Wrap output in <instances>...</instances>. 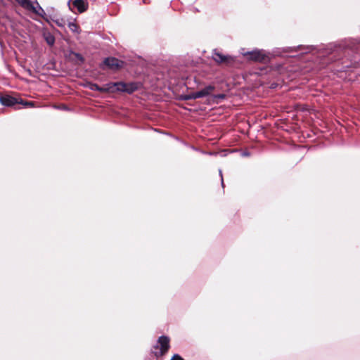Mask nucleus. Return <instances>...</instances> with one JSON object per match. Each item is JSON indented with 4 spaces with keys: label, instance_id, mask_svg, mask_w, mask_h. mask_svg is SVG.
I'll return each mask as SVG.
<instances>
[{
    "label": "nucleus",
    "instance_id": "obj_12",
    "mask_svg": "<svg viewBox=\"0 0 360 360\" xmlns=\"http://www.w3.org/2000/svg\"><path fill=\"white\" fill-rule=\"evenodd\" d=\"M139 87V84L137 82L126 83V93L131 94L138 90Z\"/></svg>",
    "mask_w": 360,
    "mask_h": 360
},
{
    "label": "nucleus",
    "instance_id": "obj_4",
    "mask_svg": "<svg viewBox=\"0 0 360 360\" xmlns=\"http://www.w3.org/2000/svg\"><path fill=\"white\" fill-rule=\"evenodd\" d=\"M0 103L1 105L6 107H14L17 104H21L25 107H31L33 106L32 102L30 101H24L22 99H18L15 97H13L10 95H2L0 94Z\"/></svg>",
    "mask_w": 360,
    "mask_h": 360
},
{
    "label": "nucleus",
    "instance_id": "obj_14",
    "mask_svg": "<svg viewBox=\"0 0 360 360\" xmlns=\"http://www.w3.org/2000/svg\"><path fill=\"white\" fill-rule=\"evenodd\" d=\"M86 86L88 87L91 91H96L102 92V93H103L104 90H105V89H103L101 88V86H100L98 84H97L96 83H93V82H89Z\"/></svg>",
    "mask_w": 360,
    "mask_h": 360
},
{
    "label": "nucleus",
    "instance_id": "obj_20",
    "mask_svg": "<svg viewBox=\"0 0 360 360\" xmlns=\"http://www.w3.org/2000/svg\"><path fill=\"white\" fill-rule=\"evenodd\" d=\"M69 27L70 29L72 30V31H75L76 29L77 28V26L75 23L74 22H70L69 23Z\"/></svg>",
    "mask_w": 360,
    "mask_h": 360
},
{
    "label": "nucleus",
    "instance_id": "obj_6",
    "mask_svg": "<svg viewBox=\"0 0 360 360\" xmlns=\"http://www.w3.org/2000/svg\"><path fill=\"white\" fill-rule=\"evenodd\" d=\"M317 49L316 46H303L299 45L297 46H288L283 49V51L285 53H293L300 51L302 53H307L311 51Z\"/></svg>",
    "mask_w": 360,
    "mask_h": 360
},
{
    "label": "nucleus",
    "instance_id": "obj_18",
    "mask_svg": "<svg viewBox=\"0 0 360 360\" xmlns=\"http://www.w3.org/2000/svg\"><path fill=\"white\" fill-rule=\"evenodd\" d=\"M50 18L53 21L55 22L58 26L59 27H63L64 26V20L62 19V18H57V19H53L52 18L50 17Z\"/></svg>",
    "mask_w": 360,
    "mask_h": 360
},
{
    "label": "nucleus",
    "instance_id": "obj_17",
    "mask_svg": "<svg viewBox=\"0 0 360 360\" xmlns=\"http://www.w3.org/2000/svg\"><path fill=\"white\" fill-rule=\"evenodd\" d=\"M181 98H182V100H184V101L196 99L194 92H192L187 95H184L182 96Z\"/></svg>",
    "mask_w": 360,
    "mask_h": 360
},
{
    "label": "nucleus",
    "instance_id": "obj_26",
    "mask_svg": "<svg viewBox=\"0 0 360 360\" xmlns=\"http://www.w3.org/2000/svg\"><path fill=\"white\" fill-rule=\"evenodd\" d=\"M63 109H64V110H68V107H66V106H63Z\"/></svg>",
    "mask_w": 360,
    "mask_h": 360
},
{
    "label": "nucleus",
    "instance_id": "obj_22",
    "mask_svg": "<svg viewBox=\"0 0 360 360\" xmlns=\"http://www.w3.org/2000/svg\"><path fill=\"white\" fill-rule=\"evenodd\" d=\"M225 97L224 94H217L214 96V98H224Z\"/></svg>",
    "mask_w": 360,
    "mask_h": 360
},
{
    "label": "nucleus",
    "instance_id": "obj_1",
    "mask_svg": "<svg viewBox=\"0 0 360 360\" xmlns=\"http://www.w3.org/2000/svg\"><path fill=\"white\" fill-rule=\"evenodd\" d=\"M345 46V44H329L317 50L319 52V57L328 58L330 61H335L340 58Z\"/></svg>",
    "mask_w": 360,
    "mask_h": 360
},
{
    "label": "nucleus",
    "instance_id": "obj_2",
    "mask_svg": "<svg viewBox=\"0 0 360 360\" xmlns=\"http://www.w3.org/2000/svg\"><path fill=\"white\" fill-rule=\"evenodd\" d=\"M24 9L30 11L40 17L44 20L49 21V19L44 10L39 5L37 0H15Z\"/></svg>",
    "mask_w": 360,
    "mask_h": 360
},
{
    "label": "nucleus",
    "instance_id": "obj_13",
    "mask_svg": "<svg viewBox=\"0 0 360 360\" xmlns=\"http://www.w3.org/2000/svg\"><path fill=\"white\" fill-rule=\"evenodd\" d=\"M112 86H115V91H120V92H126V83L124 82H115V84H112Z\"/></svg>",
    "mask_w": 360,
    "mask_h": 360
},
{
    "label": "nucleus",
    "instance_id": "obj_10",
    "mask_svg": "<svg viewBox=\"0 0 360 360\" xmlns=\"http://www.w3.org/2000/svg\"><path fill=\"white\" fill-rule=\"evenodd\" d=\"M214 90V86L212 85H208L200 91H195V96L196 99L200 98L206 97L211 94Z\"/></svg>",
    "mask_w": 360,
    "mask_h": 360
},
{
    "label": "nucleus",
    "instance_id": "obj_15",
    "mask_svg": "<svg viewBox=\"0 0 360 360\" xmlns=\"http://www.w3.org/2000/svg\"><path fill=\"white\" fill-rule=\"evenodd\" d=\"M112 84H115V82H109L105 84L103 86H101V88L104 90V92H115V86H112Z\"/></svg>",
    "mask_w": 360,
    "mask_h": 360
},
{
    "label": "nucleus",
    "instance_id": "obj_24",
    "mask_svg": "<svg viewBox=\"0 0 360 360\" xmlns=\"http://www.w3.org/2000/svg\"><path fill=\"white\" fill-rule=\"evenodd\" d=\"M221 186L224 188V179L221 178Z\"/></svg>",
    "mask_w": 360,
    "mask_h": 360
},
{
    "label": "nucleus",
    "instance_id": "obj_11",
    "mask_svg": "<svg viewBox=\"0 0 360 360\" xmlns=\"http://www.w3.org/2000/svg\"><path fill=\"white\" fill-rule=\"evenodd\" d=\"M73 56V58H72V60L77 65H82L85 61V59L82 54L75 52L73 51H70V56Z\"/></svg>",
    "mask_w": 360,
    "mask_h": 360
},
{
    "label": "nucleus",
    "instance_id": "obj_16",
    "mask_svg": "<svg viewBox=\"0 0 360 360\" xmlns=\"http://www.w3.org/2000/svg\"><path fill=\"white\" fill-rule=\"evenodd\" d=\"M45 39L46 43L50 46L53 45L55 43V37L51 34H49V36L46 37Z\"/></svg>",
    "mask_w": 360,
    "mask_h": 360
},
{
    "label": "nucleus",
    "instance_id": "obj_19",
    "mask_svg": "<svg viewBox=\"0 0 360 360\" xmlns=\"http://www.w3.org/2000/svg\"><path fill=\"white\" fill-rule=\"evenodd\" d=\"M170 360H184L179 354H175Z\"/></svg>",
    "mask_w": 360,
    "mask_h": 360
},
{
    "label": "nucleus",
    "instance_id": "obj_25",
    "mask_svg": "<svg viewBox=\"0 0 360 360\" xmlns=\"http://www.w3.org/2000/svg\"><path fill=\"white\" fill-rule=\"evenodd\" d=\"M148 0H143V4H148Z\"/></svg>",
    "mask_w": 360,
    "mask_h": 360
},
{
    "label": "nucleus",
    "instance_id": "obj_8",
    "mask_svg": "<svg viewBox=\"0 0 360 360\" xmlns=\"http://www.w3.org/2000/svg\"><path fill=\"white\" fill-rule=\"evenodd\" d=\"M68 5L70 10H72L71 6H72L76 8L80 13L86 11L88 8V4L84 0H69Z\"/></svg>",
    "mask_w": 360,
    "mask_h": 360
},
{
    "label": "nucleus",
    "instance_id": "obj_27",
    "mask_svg": "<svg viewBox=\"0 0 360 360\" xmlns=\"http://www.w3.org/2000/svg\"><path fill=\"white\" fill-rule=\"evenodd\" d=\"M0 46H3V41L0 39Z\"/></svg>",
    "mask_w": 360,
    "mask_h": 360
},
{
    "label": "nucleus",
    "instance_id": "obj_23",
    "mask_svg": "<svg viewBox=\"0 0 360 360\" xmlns=\"http://www.w3.org/2000/svg\"><path fill=\"white\" fill-rule=\"evenodd\" d=\"M219 176H220L221 179V178H223L222 171H221V169H219Z\"/></svg>",
    "mask_w": 360,
    "mask_h": 360
},
{
    "label": "nucleus",
    "instance_id": "obj_3",
    "mask_svg": "<svg viewBox=\"0 0 360 360\" xmlns=\"http://www.w3.org/2000/svg\"><path fill=\"white\" fill-rule=\"evenodd\" d=\"M169 342L170 339L168 336L159 337L157 344L153 347L155 350L152 351L154 356L157 358L164 356L170 348Z\"/></svg>",
    "mask_w": 360,
    "mask_h": 360
},
{
    "label": "nucleus",
    "instance_id": "obj_7",
    "mask_svg": "<svg viewBox=\"0 0 360 360\" xmlns=\"http://www.w3.org/2000/svg\"><path fill=\"white\" fill-rule=\"evenodd\" d=\"M212 58L213 60L218 63L229 64L234 61L233 57L229 55H224L219 52H217L216 50L214 51Z\"/></svg>",
    "mask_w": 360,
    "mask_h": 360
},
{
    "label": "nucleus",
    "instance_id": "obj_21",
    "mask_svg": "<svg viewBox=\"0 0 360 360\" xmlns=\"http://www.w3.org/2000/svg\"><path fill=\"white\" fill-rule=\"evenodd\" d=\"M250 155V153L248 151H244L242 153V156H243V157H248Z\"/></svg>",
    "mask_w": 360,
    "mask_h": 360
},
{
    "label": "nucleus",
    "instance_id": "obj_5",
    "mask_svg": "<svg viewBox=\"0 0 360 360\" xmlns=\"http://www.w3.org/2000/svg\"><path fill=\"white\" fill-rule=\"evenodd\" d=\"M243 56H248V59L255 62L268 63L270 61V56L264 50L255 49L252 51L242 53Z\"/></svg>",
    "mask_w": 360,
    "mask_h": 360
},
{
    "label": "nucleus",
    "instance_id": "obj_9",
    "mask_svg": "<svg viewBox=\"0 0 360 360\" xmlns=\"http://www.w3.org/2000/svg\"><path fill=\"white\" fill-rule=\"evenodd\" d=\"M103 65L107 66L110 70H118L122 65L120 64V60L115 57H108L105 58Z\"/></svg>",
    "mask_w": 360,
    "mask_h": 360
}]
</instances>
